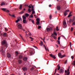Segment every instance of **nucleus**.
I'll return each mask as SVG.
<instances>
[{
    "label": "nucleus",
    "instance_id": "obj_31",
    "mask_svg": "<svg viewBox=\"0 0 75 75\" xmlns=\"http://www.w3.org/2000/svg\"><path fill=\"white\" fill-rule=\"evenodd\" d=\"M72 13L71 12L69 13V15L68 16V17H70L71 16H72V15L71 14V13Z\"/></svg>",
    "mask_w": 75,
    "mask_h": 75
},
{
    "label": "nucleus",
    "instance_id": "obj_51",
    "mask_svg": "<svg viewBox=\"0 0 75 75\" xmlns=\"http://www.w3.org/2000/svg\"><path fill=\"white\" fill-rule=\"evenodd\" d=\"M71 20V19H70V20H69V22L70 23H71V20Z\"/></svg>",
    "mask_w": 75,
    "mask_h": 75
},
{
    "label": "nucleus",
    "instance_id": "obj_6",
    "mask_svg": "<svg viewBox=\"0 0 75 75\" xmlns=\"http://www.w3.org/2000/svg\"><path fill=\"white\" fill-rule=\"evenodd\" d=\"M36 21H37L36 24L37 25L39 24L40 23V19L39 18H37L36 19Z\"/></svg>",
    "mask_w": 75,
    "mask_h": 75
},
{
    "label": "nucleus",
    "instance_id": "obj_45",
    "mask_svg": "<svg viewBox=\"0 0 75 75\" xmlns=\"http://www.w3.org/2000/svg\"><path fill=\"white\" fill-rule=\"evenodd\" d=\"M33 46V47H34L35 48V49H38V48L37 47H36L35 46Z\"/></svg>",
    "mask_w": 75,
    "mask_h": 75
},
{
    "label": "nucleus",
    "instance_id": "obj_57",
    "mask_svg": "<svg viewBox=\"0 0 75 75\" xmlns=\"http://www.w3.org/2000/svg\"><path fill=\"white\" fill-rule=\"evenodd\" d=\"M73 28H72L71 29V31H73Z\"/></svg>",
    "mask_w": 75,
    "mask_h": 75
},
{
    "label": "nucleus",
    "instance_id": "obj_46",
    "mask_svg": "<svg viewBox=\"0 0 75 75\" xmlns=\"http://www.w3.org/2000/svg\"><path fill=\"white\" fill-rule=\"evenodd\" d=\"M72 25H75V22H74L73 23Z\"/></svg>",
    "mask_w": 75,
    "mask_h": 75
},
{
    "label": "nucleus",
    "instance_id": "obj_36",
    "mask_svg": "<svg viewBox=\"0 0 75 75\" xmlns=\"http://www.w3.org/2000/svg\"><path fill=\"white\" fill-rule=\"evenodd\" d=\"M20 35V37H21V38H22V40H23V41H25L22 38V36L21 35Z\"/></svg>",
    "mask_w": 75,
    "mask_h": 75
},
{
    "label": "nucleus",
    "instance_id": "obj_40",
    "mask_svg": "<svg viewBox=\"0 0 75 75\" xmlns=\"http://www.w3.org/2000/svg\"><path fill=\"white\" fill-rule=\"evenodd\" d=\"M20 19H18L17 20V21H16V23H18V22L20 21Z\"/></svg>",
    "mask_w": 75,
    "mask_h": 75
},
{
    "label": "nucleus",
    "instance_id": "obj_23",
    "mask_svg": "<svg viewBox=\"0 0 75 75\" xmlns=\"http://www.w3.org/2000/svg\"><path fill=\"white\" fill-rule=\"evenodd\" d=\"M22 4L20 5V6H19V9L21 10L22 8Z\"/></svg>",
    "mask_w": 75,
    "mask_h": 75
},
{
    "label": "nucleus",
    "instance_id": "obj_27",
    "mask_svg": "<svg viewBox=\"0 0 75 75\" xmlns=\"http://www.w3.org/2000/svg\"><path fill=\"white\" fill-rule=\"evenodd\" d=\"M24 12L23 11H22L21 12L19 13V14H22L23 13H24Z\"/></svg>",
    "mask_w": 75,
    "mask_h": 75
},
{
    "label": "nucleus",
    "instance_id": "obj_54",
    "mask_svg": "<svg viewBox=\"0 0 75 75\" xmlns=\"http://www.w3.org/2000/svg\"><path fill=\"white\" fill-rule=\"evenodd\" d=\"M41 39L42 40H45V38H44L43 39L42 38H41Z\"/></svg>",
    "mask_w": 75,
    "mask_h": 75
},
{
    "label": "nucleus",
    "instance_id": "obj_56",
    "mask_svg": "<svg viewBox=\"0 0 75 75\" xmlns=\"http://www.w3.org/2000/svg\"><path fill=\"white\" fill-rule=\"evenodd\" d=\"M74 58V56H71V58L72 59H73Z\"/></svg>",
    "mask_w": 75,
    "mask_h": 75
},
{
    "label": "nucleus",
    "instance_id": "obj_18",
    "mask_svg": "<svg viewBox=\"0 0 75 75\" xmlns=\"http://www.w3.org/2000/svg\"><path fill=\"white\" fill-rule=\"evenodd\" d=\"M43 45V42L42 41H41L40 43V46H42Z\"/></svg>",
    "mask_w": 75,
    "mask_h": 75
},
{
    "label": "nucleus",
    "instance_id": "obj_12",
    "mask_svg": "<svg viewBox=\"0 0 75 75\" xmlns=\"http://www.w3.org/2000/svg\"><path fill=\"white\" fill-rule=\"evenodd\" d=\"M28 59V58L27 57H23V61H26Z\"/></svg>",
    "mask_w": 75,
    "mask_h": 75
},
{
    "label": "nucleus",
    "instance_id": "obj_11",
    "mask_svg": "<svg viewBox=\"0 0 75 75\" xmlns=\"http://www.w3.org/2000/svg\"><path fill=\"white\" fill-rule=\"evenodd\" d=\"M50 57L54 58V59H56V57L54 56H53V55H52V54H50Z\"/></svg>",
    "mask_w": 75,
    "mask_h": 75
},
{
    "label": "nucleus",
    "instance_id": "obj_52",
    "mask_svg": "<svg viewBox=\"0 0 75 75\" xmlns=\"http://www.w3.org/2000/svg\"><path fill=\"white\" fill-rule=\"evenodd\" d=\"M31 22H32V23L34 24V21L33 20H31Z\"/></svg>",
    "mask_w": 75,
    "mask_h": 75
},
{
    "label": "nucleus",
    "instance_id": "obj_26",
    "mask_svg": "<svg viewBox=\"0 0 75 75\" xmlns=\"http://www.w3.org/2000/svg\"><path fill=\"white\" fill-rule=\"evenodd\" d=\"M57 67H58L57 70L58 71V70H59V69H60V67L59 66V65H57Z\"/></svg>",
    "mask_w": 75,
    "mask_h": 75
},
{
    "label": "nucleus",
    "instance_id": "obj_21",
    "mask_svg": "<svg viewBox=\"0 0 75 75\" xmlns=\"http://www.w3.org/2000/svg\"><path fill=\"white\" fill-rule=\"evenodd\" d=\"M30 56H31L33 55V51H31L30 52Z\"/></svg>",
    "mask_w": 75,
    "mask_h": 75
},
{
    "label": "nucleus",
    "instance_id": "obj_47",
    "mask_svg": "<svg viewBox=\"0 0 75 75\" xmlns=\"http://www.w3.org/2000/svg\"><path fill=\"white\" fill-rule=\"evenodd\" d=\"M28 7L29 8H32L31 6L30 5Z\"/></svg>",
    "mask_w": 75,
    "mask_h": 75
},
{
    "label": "nucleus",
    "instance_id": "obj_53",
    "mask_svg": "<svg viewBox=\"0 0 75 75\" xmlns=\"http://www.w3.org/2000/svg\"><path fill=\"white\" fill-rule=\"evenodd\" d=\"M28 35H29V36H30L32 35V34L31 33H28Z\"/></svg>",
    "mask_w": 75,
    "mask_h": 75
},
{
    "label": "nucleus",
    "instance_id": "obj_49",
    "mask_svg": "<svg viewBox=\"0 0 75 75\" xmlns=\"http://www.w3.org/2000/svg\"><path fill=\"white\" fill-rule=\"evenodd\" d=\"M70 47H71V42H70Z\"/></svg>",
    "mask_w": 75,
    "mask_h": 75
},
{
    "label": "nucleus",
    "instance_id": "obj_22",
    "mask_svg": "<svg viewBox=\"0 0 75 75\" xmlns=\"http://www.w3.org/2000/svg\"><path fill=\"white\" fill-rule=\"evenodd\" d=\"M71 21L72 22H73V21H74V22H75V17L74 16L73 17V20H71Z\"/></svg>",
    "mask_w": 75,
    "mask_h": 75
},
{
    "label": "nucleus",
    "instance_id": "obj_25",
    "mask_svg": "<svg viewBox=\"0 0 75 75\" xmlns=\"http://www.w3.org/2000/svg\"><path fill=\"white\" fill-rule=\"evenodd\" d=\"M1 9L3 11H6V8H1Z\"/></svg>",
    "mask_w": 75,
    "mask_h": 75
},
{
    "label": "nucleus",
    "instance_id": "obj_20",
    "mask_svg": "<svg viewBox=\"0 0 75 75\" xmlns=\"http://www.w3.org/2000/svg\"><path fill=\"white\" fill-rule=\"evenodd\" d=\"M22 18H23V20H25L26 19V17L24 16H22Z\"/></svg>",
    "mask_w": 75,
    "mask_h": 75
},
{
    "label": "nucleus",
    "instance_id": "obj_39",
    "mask_svg": "<svg viewBox=\"0 0 75 75\" xmlns=\"http://www.w3.org/2000/svg\"><path fill=\"white\" fill-rule=\"evenodd\" d=\"M5 11L7 13H8L9 12V11L8 10H6V11Z\"/></svg>",
    "mask_w": 75,
    "mask_h": 75
},
{
    "label": "nucleus",
    "instance_id": "obj_50",
    "mask_svg": "<svg viewBox=\"0 0 75 75\" xmlns=\"http://www.w3.org/2000/svg\"><path fill=\"white\" fill-rule=\"evenodd\" d=\"M34 68H32L31 69H30V70L31 71H33V70H34Z\"/></svg>",
    "mask_w": 75,
    "mask_h": 75
},
{
    "label": "nucleus",
    "instance_id": "obj_35",
    "mask_svg": "<svg viewBox=\"0 0 75 75\" xmlns=\"http://www.w3.org/2000/svg\"><path fill=\"white\" fill-rule=\"evenodd\" d=\"M33 15H31L30 16H29V18H33Z\"/></svg>",
    "mask_w": 75,
    "mask_h": 75
},
{
    "label": "nucleus",
    "instance_id": "obj_55",
    "mask_svg": "<svg viewBox=\"0 0 75 75\" xmlns=\"http://www.w3.org/2000/svg\"><path fill=\"white\" fill-rule=\"evenodd\" d=\"M35 13V11H33L32 13V14H33V13Z\"/></svg>",
    "mask_w": 75,
    "mask_h": 75
},
{
    "label": "nucleus",
    "instance_id": "obj_13",
    "mask_svg": "<svg viewBox=\"0 0 75 75\" xmlns=\"http://www.w3.org/2000/svg\"><path fill=\"white\" fill-rule=\"evenodd\" d=\"M7 36V34L6 33H5L3 34V36L4 37H6Z\"/></svg>",
    "mask_w": 75,
    "mask_h": 75
},
{
    "label": "nucleus",
    "instance_id": "obj_62",
    "mask_svg": "<svg viewBox=\"0 0 75 75\" xmlns=\"http://www.w3.org/2000/svg\"><path fill=\"white\" fill-rule=\"evenodd\" d=\"M56 30L57 31H59V29L58 28H56Z\"/></svg>",
    "mask_w": 75,
    "mask_h": 75
},
{
    "label": "nucleus",
    "instance_id": "obj_15",
    "mask_svg": "<svg viewBox=\"0 0 75 75\" xmlns=\"http://www.w3.org/2000/svg\"><path fill=\"white\" fill-rule=\"evenodd\" d=\"M23 23H27V21L25 19L23 20Z\"/></svg>",
    "mask_w": 75,
    "mask_h": 75
},
{
    "label": "nucleus",
    "instance_id": "obj_33",
    "mask_svg": "<svg viewBox=\"0 0 75 75\" xmlns=\"http://www.w3.org/2000/svg\"><path fill=\"white\" fill-rule=\"evenodd\" d=\"M25 15L26 17H28V16H29V15L28 13H26L25 14Z\"/></svg>",
    "mask_w": 75,
    "mask_h": 75
},
{
    "label": "nucleus",
    "instance_id": "obj_34",
    "mask_svg": "<svg viewBox=\"0 0 75 75\" xmlns=\"http://www.w3.org/2000/svg\"><path fill=\"white\" fill-rule=\"evenodd\" d=\"M5 3H4L3 2L1 4V6H3V5H5Z\"/></svg>",
    "mask_w": 75,
    "mask_h": 75
},
{
    "label": "nucleus",
    "instance_id": "obj_8",
    "mask_svg": "<svg viewBox=\"0 0 75 75\" xmlns=\"http://www.w3.org/2000/svg\"><path fill=\"white\" fill-rule=\"evenodd\" d=\"M69 10H66L64 13V16H66L67 15V12H69Z\"/></svg>",
    "mask_w": 75,
    "mask_h": 75
},
{
    "label": "nucleus",
    "instance_id": "obj_32",
    "mask_svg": "<svg viewBox=\"0 0 75 75\" xmlns=\"http://www.w3.org/2000/svg\"><path fill=\"white\" fill-rule=\"evenodd\" d=\"M30 39L31 40V41H33V38H32V37H30Z\"/></svg>",
    "mask_w": 75,
    "mask_h": 75
},
{
    "label": "nucleus",
    "instance_id": "obj_10",
    "mask_svg": "<svg viewBox=\"0 0 75 75\" xmlns=\"http://www.w3.org/2000/svg\"><path fill=\"white\" fill-rule=\"evenodd\" d=\"M7 57L9 58H10L11 57V56L9 53H7Z\"/></svg>",
    "mask_w": 75,
    "mask_h": 75
},
{
    "label": "nucleus",
    "instance_id": "obj_7",
    "mask_svg": "<svg viewBox=\"0 0 75 75\" xmlns=\"http://www.w3.org/2000/svg\"><path fill=\"white\" fill-rule=\"evenodd\" d=\"M52 27H50V28H47V31H51L52 30Z\"/></svg>",
    "mask_w": 75,
    "mask_h": 75
},
{
    "label": "nucleus",
    "instance_id": "obj_42",
    "mask_svg": "<svg viewBox=\"0 0 75 75\" xmlns=\"http://www.w3.org/2000/svg\"><path fill=\"white\" fill-rule=\"evenodd\" d=\"M34 7H33V8H32V11H34Z\"/></svg>",
    "mask_w": 75,
    "mask_h": 75
},
{
    "label": "nucleus",
    "instance_id": "obj_4",
    "mask_svg": "<svg viewBox=\"0 0 75 75\" xmlns=\"http://www.w3.org/2000/svg\"><path fill=\"white\" fill-rule=\"evenodd\" d=\"M58 56L59 57H60L61 58H62L64 57L65 56V54H64V55H62L61 53L59 52L58 54Z\"/></svg>",
    "mask_w": 75,
    "mask_h": 75
},
{
    "label": "nucleus",
    "instance_id": "obj_59",
    "mask_svg": "<svg viewBox=\"0 0 75 75\" xmlns=\"http://www.w3.org/2000/svg\"><path fill=\"white\" fill-rule=\"evenodd\" d=\"M67 60H66V61H65V62L64 64H66L67 63Z\"/></svg>",
    "mask_w": 75,
    "mask_h": 75
},
{
    "label": "nucleus",
    "instance_id": "obj_37",
    "mask_svg": "<svg viewBox=\"0 0 75 75\" xmlns=\"http://www.w3.org/2000/svg\"><path fill=\"white\" fill-rule=\"evenodd\" d=\"M18 54V52L17 51L16 52V56H17Z\"/></svg>",
    "mask_w": 75,
    "mask_h": 75
},
{
    "label": "nucleus",
    "instance_id": "obj_3",
    "mask_svg": "<svg viewBox=\"0 0 75 75\" xmlns=\"http://www.w3.org/2000/svg\"><path fill=\"white\" fill-rule=\"evenodd\" d=\"M66 25H67V23H66V21H63V28H66V27H67Z\"/></svg>",
    "mask_w": 75,
    "mask_h": 75
},
{
    "label": "nucleus",
    "instance_id": "obj_9",
    "mask_svg": "<svg viewBox=\"0 0 75 75\" xmlns=\"http://www.w3.org/2000/svg\"><path fill=\"white\" fill-rule=\"evenodd\" d=\"M64 71L63 69H61L59 71V73H63Z\"/></svg>",
    "mask_w": 75,
    "mask_h": 75
},
{
    "label": "nucleus",
    "instance_id": "obj_14",
    "mask_svg": "<svg viewBox=\"0 0 75 75\" xmlns=\"http://www.w3.org/2000/svg\"><path fill=\"white\" fill-rule=\"evenodd\" d=\"M22 69H23V70L24 71H25L27 70V68L24 67L22 68Z\"/></svg>",
    "mask_w": 75,
    "mask_h": 75
},
{
    "label": "nucleus",
    "instance_id": "obj_60",
    "mask_svg": "<svg viewBox=\"0 0 75 75\" xmlns=\"http://www.w3.org/2000/svg\"><path fill=\"white\" fill-rule=\"evenodd\" d=\"M57 70V69H55V74L56 73V71Z\"/></svg>",
    "mask_w": 75,
    "mask_h": 75
},
{
    "label": "nucleus",
    "instance_id": "obj_63",
    "mask_svg": "<svg viewBox=\"0 0 75 75\" xmlns=\"http://www.w3.org/2000/svg\"><path fill=\"white\" fill-rule=\"evenodd\" d=\"M51 6H51V5H49V7H51Z\"/></svg>",
    "mask_w": 75,
    "mask_h": 75
},
{
    "label": "nucleus",
    "instance_id": "obj_24",
    "mask_svg": "<svg viewBox=\"0 0 75 75\" xmlns=\"http://www.w3.org/2000/svg\"><path fill=\"white\" fill-rule=\"evenodd\" d=\"M53 34H54V35H55V36L57 35V34L56 33V32H54Z\"/></svg>",
    "mask_w": 75,
    "mask_h": 75
},
{
    "label": "nucleus",
    "instance_id": "obj_1",
    "mask_svg": "<svg viewBox=\"0 0 75 75\" xmlns=\"http://www.w3.org/2000/svg\"><path fill=\"white\" fill-rule=\"evenodd\" d=\"M1 44L3 46H4V47L2 46L1 51V52L2 55H4L5 54L4 50L8 47V45L7 43L6 42V40H4L3 41L1 42Z\"/></svg>",
    "mask_w": 75,
    "mask_h": 75
},
{
    "label": "nucleus",
    "instance_id": "obj_61",
    "mask_svg": "<svg viewBox=\"0 0 75 75\" xmlns=\"http://www.w3.org/2000/svg\"><path fill=\"white\" fill-rule=\"evenodd\" d=\"M60 39V37H59L58 38V40H59Z\"/></svg>",
    "mask_w": 75,
    "mask_h": 75
},
{
    "label": "nucleus",
    "instance_id": "obj_38",
    "mask_svg": "<svg viewBox=\"0 0 75 75\" xmlns=\"http://www.w3.org/2000/svg\"><path fill=\"white\" fill-rule=\"evenodd\" d=\"M72 64H74V65L75 66V60H74V61L73 63H72Z\"/></svg>",
    "mask_w": 75,
    "mask_h": 75
},
{
    "label": "nucleus",
    "instance_id": "obj_5",
    "mask_svg": "<svg viewBox=\"0 0 75 75\" xmlns=\"http://www.w3.org/2000/svg\"><path fill=\"white\" fill-rule=\"evenodd\" d=\"M69 69H68L67 70V71L66 70L65 71V75H69L70 74V72H69Z\"/></svg>",
    "mask_w": 75,
    "mask_h": 75
},
{
    "label": "nucleus",
    "instance_id": "obj_41",
    "mask_svg": "<svg viewBox=\"0 0 75 75\" xmlns=\"http://www.w3.org/2000/svg\"><path fill=\"white\" fill-rule=\"evenodd\" d=\"M11 16H12V17H13V18H15L16 17V16H15L14 15H12Z\"/></svg>",
    "mask_w": 75,
    "mask_h": 75
},
{
    "label": "nucleus",
    "instance_id": "obj_30",
    "mask_svg": "<svg viewBox=\"0 0 75 75\" xmlns=\"http://www.w3.org/2000/svg\"><path fill=\"white\" fill-rule=\"evenodd\" d=\"M28 11L30 13L31 11V9L30 8H28Z\"/></svg>",
    "mask_w": 75,
    "mask_h": 75
},
{
    "label": "nucleus",
    "instance_id": "obj_64",
    "mask_svg": "<svg viewBox=\"0 0 75 75\" xmlns=\"http://www.w3.org/2000/svg\"><path fill=\"white\" fill-rule=\"evenodd\" d=\"M74 35L75 36V32H74Z\"/></svg>",
    "mask_w": 75,
    "mask_h": 75
},
{
    "label": "nucleus",
    "instance_id": "obj_16",
    "mask_svg": "<svg viewBox=\"0 0 75 75\" xmlns=\"http://www.w3.org/2000/svg\"><path fill=\"white\" fill-rule=\"evenodd\" d=\"M23 58V56L20 55H19V59H22Z\"/></svg>",
    "mask_w": 75,
    "mask_h": 75
},
{
    "label": "nucleus",
    "instance_id": "obj_48",
    "mask_svg": "<svg viewBox=\"0 0 75 75\" xmlns=\"http://www.w3.org/2000/svg\"><path fill=\"white\" fill-rule=\"evenodd\" d=\"M41 28V26H38V29H40V28Z\"/></svg>",
    "mask_w": 75,
    "mask_h": 75
},
{
    "label": "nucleus",
    "instance_id": "obj_43",
    "mask_svg": "<svg viewBox=\"0 0 75 75\" xmlns=\"http://www.w3.org/2000/svg\"><path fill=\"white\" fill-rule=\"evenodd\" d=\"M44 47H45V49L47 51V48H46V47L45 45H44Z\"/></svg>",
    "mask_w": 75,
    "mask_h": 75
},
{
    "label": "nucleus",
    "instance_id": "obj_29",
    "mask_svg": "<svg viewBox=\"0 0 75 75\" xmlns=\"http://www.w3.org/2000/svg\"><path fill=\"white\" fill-rule=\"evenodd\" d=\"M49 18H50V20H51L52 19V14L50 15Z\"/></svg>",
    "mask_w": 75,
    "mask_h": 75
},
{
    "label": "nucleus",
    "instance_id": "obj_28",
    "mask_svg": "<svg viewBox=\"0 0 75 75\" xmlns=\"http://www.w3.org/2000/svg\"><path fill=\"white\" fill-rule=\"evenodd\" d=\"M18 62L20 64H21L22 62V60H19Z\"/></svg>",
    "mask_w": 75,
    "mask_h": 75
},
{
    "label": "nucleus",
    "instance_id": "obj_17",
    "mask_svg": "<svg viewBox=\"0 0 75 75\" xmlns=\"http://www.w3.org/2000/svg\"><path fill=\"white\" fill-rule=\"evenodd\" d=\"M51 36L52 37H53L54 38V39L55 40L56 39V37L54 36V34H52Z\"/></svg>",
    "mask_w": 75,
    "mask_h": 75
},
{
    "label": "nucleus",
    "instance_id": "obj_44",
    "mask_svg": "<svg viewBox=\"0 0 75 75\" xmlns=\"http://www.w3.org/2000/svg\"><path fill=\"white\" fill-rule=\"evenodd\" d=\"M57 41L59 45H60V41H59V40H57Z\"/></svg>",
    "mask_w": 75,
    "mask_h": 75
},
{
    "label": "nucleus",
    "instance_id": "obj_2",
    "mask_svg": "<svg viewBox=\"0 0 75 75\" xmlns=\"http://www.w3.org/2000/svg\"><path fill=\"white\" fill-rule=\"evenodd\" d=\"M17 26L18 28V29H22V27L21 24L20 23H18L17 25Z\"/></svg>",
    "mask_w": 75,
    "mask_h": 75
},
{
    "label": "nucleus",
    "instance_id": "obj_58",
    "mask_svg": "<svg viewBox=\"0 0 75 75\" xmlns=\"http://www.w3.org/2000/svg\"><path fill=\"white\" fill-rule=\"evenodd\" d=\"M5 29L6 31H8V29H7L6 28H5Z\"/></svg>",
    "mask_w": 75,
    "mask_h": 75
},
{
    "label": "nucleus",
    "instance_id": "obj_19",
    "mask_svg": "<svg viewBox=\"0 0 75 75\" xmlns=\"http://www.w3.org/2000/svg\"><path fill=\"white\" fill-rule=\"evenodd\" d=\"M60 7L59 6H58L57 7V9L58 10H59L60 9Z\"/></svg>",
    "mask_w": 75,
    "mask_h": 75
}]
</instances>
